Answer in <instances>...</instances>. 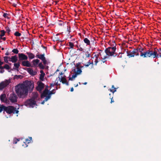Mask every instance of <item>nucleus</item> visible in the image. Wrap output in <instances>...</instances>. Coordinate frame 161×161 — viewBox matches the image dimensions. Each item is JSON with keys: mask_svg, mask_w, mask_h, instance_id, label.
Masks as SVG:
<instances>
[{"mask_svg": "<svg viewBox=\"0 0 161 161\" xmlns=\"http://www.w3.org/2000/svg\"><path fill=\"white\" fill-rule=\"evenodd\" d=\"M34 88V85L31 81H26L24 83L17 86L15 88V92L18 96L20 98H25L28 92H31Z\"/></svg>", "mask_w": 161, "mask_h": 161, "instance_id": "f257e3e1", "label": "nucleus"}, {"mask_svg": "<svg viewBox=\"0 0 161 161\" xmlns=\"http://www.w3.org/2000/svg\"><path fill=\"white\" fill-rule=\"evenodd\" d=\"M135 49L137 50V52H139L140 53V56L143 58L151 57L154 58L158 56L156 51H153L149 50L143 52L144 48L141 47H138Z\"/></svg>", "mask_w": 161, "mask_h": 161, "instance_id": "f03ea898", "label": "nucleus"}, {"mask_svg": "<svg viewBox=\"0 0 161 161\" xmlns=\"http://www.w3.org/2000/svg\"><path fill=\"white\" fill-rule=\"evenodd\" d=\"M2 111L4 114L6 112L9 114H17L19 112L16 108L13 106L9 105L6 106L3 104L0 105V113Z\"/></svg>", "mask_w": 161, "mask_h": 161, "instance_id": "7ed1b4c3", "label": "nucleus"}, {"mask_svg": "<svg viewBox=\"0 0 161 161\" xmlns=\"http://www.w3.org/2000/svg\"><path fill=\"white\" fill-rule=\"evenodd\" d=\"M110 45L111 47H108L105 50L106 55L108 56H113L114 57L117 55L119 56V55L115 53L116 48V44L114 41H113L111 43Z\"/></svg>", "mask_w": 161, "mask_h": 161, "instance_id": "20e7f679", "label": "nucleus"}, {"mask_svg": "<svg viewBox=\"0 0 161 161\" xmlns=\"http://www.w3.org/2000/svg\"><path fill=\"white\" fill-rule=\"evenodd\" d=\"M24 105L27 107L33 108L35 105H36V102L35 100H33L31 98L27 100L25 102Z\"/></svg>", "mask_w": 161, "mask_h": 161, "instance_id": "39448f33", "label": "nucleus"}, {"mask_svg": "<svg viewBox=\"0 0 161 161\" xmlns=\"http://www.w3.org/2000/svg\"><path fill=\"white\" fill-rule=\"evenodd\" d=\"M11 79L5 80L4 81L1 82L0 83V90H2L4 88L7 86L11 83Z\"/></svg>", "mask_w": 161, "mask_h": 161, "instance_id": "423d86ee", "label": "nucleus"}, {"mask_svg": "<svg viewBox=\"0 0 161 161\" xmlns=\"http://www.w3.org/2000/svg\"><path fill=\"white\" fill-rule=\"evenodd\" d=\"M17 97L14 93L10 94L9 97V99L10 102L12 103H15L17 102Z\"/></svg>", "mask_w": 161, "mask_h": 161, "instance_id": "0eeeda50", "label": "nucleus"}, {"mask_svg": "<svg viewBox=\"0 0 161 161\" xmlns=\"http://www.w3.org/2000/svg\"><path fill=\"white\" fill-rule=\"evenodd\" d=\"M44 56L45 54H37L36 55V57L41 60L43 62V64L45 65L47 64V61Z\"/></svg>", "mask_w": 161, "mask_h": 161, "instance_id": "6e6552de", "label": "nucleus"}, {"mask_svg": "<svg viewBox=\"0 0 161 161\" xmlns=\"http://www.w3.org/2000/svg\"><path fill=\"white\" fill-rule=\"evenodd\" d=\"M37 84L36 89L38 91L41 92L44 88V84L41 81H38Z\"/></svg>", "mask_w": 161, "mask_h": 161, "instance_id": "1a4fd4ad", "label": "nucleus"}, {"mask_svg": "<svg viewBox=\"0 0 161 161\" xmlns=\"http://www.w3.org/2000/svg\"><path fill=\"white\" fill-rule=\"evenodd\" d=\"M19 61L26 60L28 59V57L26 55L23 53H18Z\"/></svg>", "mask_w": 161, "mask_h": 161, "instance_id": "9d476101", "label": "nucleus"}, {"mask_svg": "<svg viewBox=\"0 0 161 161\" xmlns=\"http://www.w3.org/2000/svg\"><path fill=\"white\" fill-rule=\"evenodd\" d=\"M48 94L49 90L47 88H46L44 89L43 93L41 95V97L42 98H44V97H46V98L47 95H48Z\"/></svg>", "mask_w": 161, "mask_h": 161, "instance_id": "9b49d317", "label": "nucleus"}, {"mask_svg": "<svg viewBox=\"0 0 161 161\" xmlns=\"http://www.w3.org/2000/svg\"><path fill=\"white\" fill-rule=\"evenodd\" d=\"M27 71L31 75H35L37 74V72L36 71H34L31 68H27Z\"/></svg>", "mask_w": 161, "mask_h": 161, "instance_id": "f8f14e48", "label": "nucleus"}, {"mask_svg": "<svg viewBox=\"0 0 161 161\" xmlns=\"http://www.w3.org/2000/svg\"><path fill=\"white\" fill-rule=\"evenodd\" d=\"M22 65L24 66L30 67L31 66L30 62L28 61H23L21 63Z\"/></svg>", "mask_w": 161, "mask_h": 161, "instance_id": "ddd939ff", "label": "nucleus"}, {"mask_svg": "<svg viewBox=\"0 0 161 161\" xmlns=\"http://www.w3.org/2000/svg\"><path fill=\"white\" fill-rule=\"evenodd\" d=\"M125 50L126 52L127 56H128L129 58L134 57V55H133L132 51L130 50L129 51L128 50H126L125 49Z\"/></svg>", "mask_w": 161, "mask_h": 161, "instance_id": "4468645a", "label": "nucleus"}, {"mask_svg": "<svg viewBox=\"0 0 161 161\" xmlns=\"http://www.w3.org/2000/svg\"><path fill=\"white\" fill-rule=\"evenodd\" d=\"M18 60V58L16 55L12 56L11 57V60H9V62H12V63H15Z\"/></svg>", "mask_w": 161, "mask_h": 161, "instance_id": "2eb2a0df", "label": "nucleus"}, {"mask_svg": "<svg viewBox=\"0 0 161 161\" xmlns=\"http://www.w3.org/2000/svg\"><path fill=\"white\" fill-rule=\"evenodd\" d=\"M55 91V89H53L51 91H49V94L48 95H47V97L45 100H48L51 97V95L53 94H54L55 92H53V91Z\"/></svg>", "mask_w": 161, "mask_h": 161, "instance_id": "dca6fc26", "label": "nucleus"}, {"mask_svg": "<svg viewBox=\"0 0 161 161\" xmlns=\"http://www.w3.org/2000/svg\"><path fill=\"white\" fill-rule=\"evenodd\" d=\"M11 69V67L9 66V65H8V64H5L3 66L2 68V69H6L9 72H10V71H8V70L9 69Z\"/></svg>", "mask_w": 161, "mask_h": 161, "instance_id": "f3484780", "label": "nucleus"}, {"mask_svg": "<svg viewBox=\"0 0 161 161\" xmlns=\"http://www.w3.org/2000/svg\"><path fill=\"white\" fill-rule=\"evenodd\" d=\"M40 72L41 74L40 75L39 79L40 80L42 81L44 80V77L45 75V73L42 70H41Z\"/></svg>", "mask_w": 161, "mask_h": 161, "instance_id": "a211bd4d", "label": "nucleus"}, {"mask_svg": "<svg viewBox=\"0 0 161 161\" xmlns=\"http://www.w3.org/2000/svg\"><path fill=\"white\" fill-rule=\"evenodd\" d=\"M3 59L4 62L6 63H9V60H11V57L8 56H5L3 57Z\"/></svg>", "mask_w": 161, "mask_h": 161, "instance_id": "6ab92c4d", "label": "nucleus"}, {"mask_svg": "<svg viewBox=\"0 0 161 161\" xmlns=\"http://www.w3.org/2000/svg\"><path fill=\"white\" fill-rule=\"evenodd\" d=\"M40 60L38 59H36L33 60L32 61V62L33 63L34 66L36 67L37 66Z\"/></svg>", "mask_w": 161, "mask_h": 161, "instance_id": "aec40b11", "label": "nucleus"}, {"mask_svg": "<svg viewBox=\"0 0 161 161\" xmlns=\"http://www.w3.org/2000/svg\"><path fill=\"white\" fill-rule=\"evenodd\" d=\"M26 54L28 55L29 58L32 59L35 58V55L31 52H27Z\"/></svg>", "mask_w": 161, "mask_h": 161, "instance_id": "412c9836", "label": "nucleus"}, {"mask_svg": "<svg viewBox=\"0 0 161 161\" xmlns=\"http://www.w3.org/2000/svg\"><path fill=\"white\" fill-rule=\"evenodd\" d=\"M59 78V80H60V82H61L63 84H65L67 81L66 79L64 77H61V79L59 77H58Z\"/></svg>", "mask_w": 161, "mask_h": 161, "instance_id": "4be33fe9", "label": "nucleus"}, {"mask_svg": "<svg viewBox=\"0 0 161 161\" xmlns=\"http://www.w3.org/2000/svg\"><path fill=\"white\" fill-rule=\"evenodd\" d=\"M154 51H156L157 53V54L158 55V56L156 57V58L158 57H161V49L159 48L158 49H157V50H155V49H154Z\"/></svg>", "mask_w": 161, "mask_h": 161, "instance_id": "5701e85b", "label": "nucleus"}, {"mask_svg": "<svg viewBox=\"0 0 161 161\" xmlns=\"http://www.w3.org/2000/svg\"><path fill=\"white\" fill-rule=\"evenodd\" d=\"M38 96V94L37 93H33V96H32V98H31L33 100H35L36 99Z\"/></svg>", "mask_w": 161, "mask_h": 161, "instance_id": "b1692460", "label": "nucleus"}, {"mask_svg": "<svg viewBox=\"0 0 161 161\" xmlns=\"http://www.w3.org/2000/svg\"><path fill=\"white\" fill-rule=\"evenodd\" d=\"M83 41L86 44V45H90V42L89 40L87 38H86L84 39Z\"/></svg>", "mask_w": 161, "mask_h": 161, "instance_id": "393cba45", "label": "nucleus"}, {"mask_svg": "<svg viewBox=\"0 0 161 161\" xmlns=\"http://www.w3.org/2000/svg\"><path fill=\"white\" fill-rule=\"evenodd\" d=\"M6 96L5 94H2L0 95V98L2 102H5L4 99L5 98Z\"/></svg>", "mask_w": 161, "mask_h": 161, "instance_id": "a878e982", "label": "nucleus"}, {"mask_svg": "<svg viewBox=\"0 0 161 161\" xmlns=\"http://www.w3.org/2000/svg\"><path fill=\"white\" fill-rule=\"evenodd\" d=\"M133 55H134V57L135 56H138L139 55V53L137 52V50H136L135 48H134L133 50L132 51Z\"/></svg>", "mask_w": 161, "mask_h": 161, "instance_id": "bb28decb", "label": "nucleus"}, {"mask_svg": "<svg viewBox=\"0 0 161 161\" xmlns=\"http://www.w3.org/2000/svg\"><path fill=\"white\" fill-rule=\"evenodd\" d=\"M110 91L114 93L116 91V88L114 87V85H112L111 89H109Z\"/></svg>", "mask_w": 161, "mask_h": 161, "instance_id": "cd10ccee", "label": "nucleus"}, {"mask_svg": "<svg viewBox=\"0 0 161 161\" xmlns=\"http://www.w3.org/2000/svg\"><path fill=\"white\" fill-rule=\"evenodd\" d=\"M14 67H15V69L14 68V69H18L19 68L20 66V63L19 62L17 63H14Z\"/></svg>", "mask_w": 161, "mask_h": 161, "instance_id": "c85d7f7f", "label": "nucleus"}, {"mask_svg": "<svg viewBox=\"0 0 161 161\" xmlns=\"http://www.w3.org/2000/svg\"><path fill=\"white\" fill-rule=\"evenodd\" d=\"M75 73L77 74V75L80 74L82 72V70L80 68H77V70L76 71H75Z\"/></svg>", "mask_w": 161, "mask_h": 161, "instance_id": "c756f323", "label": "nucleus"}, {"mask_svg": "<svg viewBox=\"0 0 161 161\" xmlns=\"http://www.w3.org/2000/svg\"><path fill=\"white\" fill-rule=\"evenodd\" d=\"M31 139L32 137H29V139L27 138L26 139L25 142H24L25 143H29L30 142V141L31 140Z\"/></svg>", "mask_w": 161, "mask_h": 161, "instance_id": "7c9ffc66", "label": "nucleus"}, {"mask_svg": "<svg viewBox=\"0 0 161 161\" xmlns=\"http://www.w3.org/2000/svg\"><path fill=\"white\" fill-rule=\"evenodd\" d=\"M0 36L2 37L5 35V31L4 30H2L0 31Z\"/></svg>", "mask_w": 161, "mask_h": 161, "instance_id": "2f4dec72", "label": "nucleus"}, {"mask_svg": "<svg viewBox=\"0 0 161 161\" xmlns=\"http://www.w3.org/2000/svg\"><path fill=\"white\" fill-rule=\"evenodd\" d=\"M108 58V57H107V56H104L103 57H101V58L102 59V61L103 63H105L107 61L106 60V58Z\"/></svg>", "mask_w": 161, "mask_h": 161, "instance_id": "473e14b6", "label": "nucleus"}, {"mask_svg": "<svg viewBox=\"0 0 161 161\" xmlns=\"http://www.w3.org/2000/svg\"><path fill=\"white\" fill-rule=\"evenodd\" d=\"M81 46V45H80L79 46H77V47L79 51L84 52V49Z\"/></svg>", "mask_w": 161, "mask_h": 161, "instance_id": "72a5a7b5", "label": "nucleus"}, {"mask_svg": "<svg viewBox=\"0 0 161 161\" xmlns=\"http://www.w3.org/2000/svg\"><path fill=\"white\" fill-rule=\"evenodd\" d=\"M14 35L17 37H19L21 36V34L18 31H16L14 33Z\"/></svg>", "mask_w": 161, "mask_h": 161, "instance_id": "f704fd0d", "label": "nucleus"}, {"mask_svg": "<svg viewBox=\"0 0 161 161\" xmlns=\"http://www.w3.org/2000/svg\"><path fill=\"white\" fill-rule=\"evenodd\" d=\"M58 78H57L56 79V80H55V82H56V83L54 84H53V83L51 84V85H50L51 86V87L53 86L54 85H56V86L58 85Z\"/></svg>", "mask_w": 161, "mask_h": 161, "instance_id": "c9c22d12", "label": "nucleus"}, {"mask_svg": "<svg viewBox=\"0 0 161 161\" xmlns=\"http://www.w3.org/2000/svg\"><path fill=\"white\" fill-rule=\"evenodd\" d=\"M85 54L86 57L88 58L90 57V56L91 53H90L89 52L87 51L85 52Z\"/></svg>", "mask_w": 161, "mask_h": 161, "instance_id": "e433bc0d", "label": "nucleus"}, {"mask_svg": "<svg viewBox=\"0 0 161 161\" xmlns=\"http://www.w3.org/2000/svg\"><path fill=\"white\" fill-rule=\"evenodd\" d=\"M38 66L41 69H44V67L42 63H39V64H38Z\"/></svg>", "mask_w": 161, "mask_h": 161, "instance_id": "4c0bfd02", "label": "nucleus"}, {"mask_svg": "<svg viewBox=\"0 0 161 161\" xmlns=\"http://www.w3.org/2000/svg\"><path fill=\"white\" fill-rule=\"evenodd\" d=\"M12 52H13L14 53L16 54L18 53L19 51L17 48H15L12 50Z\"/></svg>", "mask_w": 161, "mask_h": 161, "instance_id": "58836bf2", "label": "nucleus"}, {"mask_svg": "<svg viewBox=\"0 0 161 161\" xmlns=\"http://www.w3.org/2000/svg\"><path fill=\"white\" fill-rule=\"evenodd\" d=\"M92 64V65L93 64V62H90V61H89L87 63V64H85L84 66L86 67H88L90 64Z\"/></svg>", "mask_w": 161, "mask_h": 161, "instance_id": "ea45409f", "label": "nucleus"}, {"mask_svg": "<svg viewBox=\"0 0 161 161\" xmlns=\"http://www.w3.org/2000/svg\"><path fill=\"white\" fill-rule=\"evenodd\" d=\"M5 29H6V32H7L8 35L9 34V32H10L11 30L10 29L9 27L8 26H7L5 27Z\"/></svg>", "mask_w": 161, "mask_h": 161, "instance_id": "a19ab883", "label": "nucleus"}, {"mask_svg": "<svg viewBox=\"0 0 161 161\" xmlns=\"http://www.w3.org/2000/svg\"><path fill=\"white\" fill-rule=\"evenodd\" d=\"M20 139H17V138H14V140L13 141V143L14 144H16L17 142L19 141Z\"/></svg>", "mask_w": 161, "mask_h": 161, "instance_id": "79ce46f5", "label": "nucleus"}, {"mask_svg": "<svg viewBox=\"0 0 161 161\" xmlns=\"http://www.w3.org/2000/svg\"><path fill=\"white\" fill-rule=\"evenodd\" d=\"M69 46L70 47V48H73L74 46V45L73 43L69 42Z\"/></svg>", "mask_w": 161, "mask_h": 161, "instance_id": "37998d69", "label": "nucleus"}, {"mask_svg": "<svg viewBox=\"0 0 161 161\" xmlns=\"http://www.w3.org/2000/svg\"><path fill=\"white\" fill-rule=\"evenodd\" d=\"M21 76V75H15L14 77V79H18L19 78H20Z\"/></svg>", "mask_w": 161, "mask_h": 161, "instance_id": "c03bdc74", "label": "nucleus"}, {"mask_svg": "<svg viewBox=\"0 0 161 161\" xmlns=\"http://www.w3.org/2000/svg\"><path fill=\"white\" fill-rule=\"evenodd\" d=\"M4 63L3 62H2L1 61V59H0V69H2V65Z\"/></svg>", "mask_w": 161, "mask_h": 161, "instance_id": "a18cd8bd", "label": "nucleus"}, {"mask_svg": "<svg viewBox=\"0 0 161 161\" xmlns=\"http://www.w3.org/2000/svg\"><path fill=\"white\" fill-rule=\"evenodd\" d=\"M100 55H101L100 53H99L97 54H95L94 57H95L96 59H98V57Z\"/></svg>", "mask_w": 161, "mask_h": 161, "instance_id": "49530a36", "label": "nucleus"}, {"mask_svg": "<svg viewBox=\"0 0 161 161\" xmlns=\"http://www.w3.org/2000/svg\"><path fill=\"white\" fill-rule=\"evenodd\" d=\"M98 62V59H95V61H94V64L95 65H97V63Z\"/></svg>", "mask_w": 161, "mask_h": 161, "instance_id": "de8ad7c7", "label": "nucleus"}, {"mask_svg": "<svg viewBox=\"0 0 161 161\" xmlns=\"http://www.w3.org/2000/svg\"><path fill=\"white\" fill-rule=\"evenodd\" d=\"M8 14H7V13H4L3 14V16L5 18H8L7 17V15H8Z\"/></svg>", "mask_w": 161, "mask_h": 161, "instance_id": "09e8293b", "label": "nucleus"}, {"mask_svg": "<svg viewBox=\"0 0 161 161\" xmlns=\"http://www.w3.org/2000/svg\"><path fill=\"white\" fill-rule=\"evenodd\" d=\"M80 63H77L75 66L77 67V68H79V66H80Z\"/></svg>", "mask_w": 161, "mask_h": 161, "instance_id": "8fccbe9b", "label": "nucleus"}, {"mask_svg": "<svg viewBox=\"0 0 161 161\" xmlns=\"http://www.w3.org/2000/svg\"><path fill=\"white\" fill-rule=\"evenodd\" d=\"M77 76V74H76L75 73V74H74V75H72V77L73 78H75Z\"/></svg>", "mask_w": 161, "mask_h": 161, "instance_id": "3c124183", "label": "nucleus"}, {"mask_svg": "<svg viewBox=\"0 0 161 161\" xmlns=\"http://www.w3.org/2000/svg\"><path fill=\"white\" fill-rule=\"evenodd\" d=\"M10 54V53H9L8 51H7L6 53H5V55H6V56H8Z\"/></svg>", "mask_w": 161, "mask_h": 161, "instance_id": "603ef678", "label": "nucleus"}, {"mask_svg": "<svg viewBox=\"0 0 161 161\" xmlns=\"http://www.w3.org/2000/svg\"><path fill=\"white\" fill-rule=\"evenodd\" d=\"M61 22L58 24V25L60 26H62L64 25V23L62 21H60Z\"/></svg>", "mask_w": 161, "mask_h": 161, "instance_id": "864d4df0", "label": "nucleus"}, {"mask_svg": "<svg viewBox=\"0 0 161 161\" xmlns=\"http://www.w3.org/2000/svg\"><path fill=\"white\" fill-rule=\"evenodd\" d=\"M0 73H3L4 72V70L3 69H0Z\"/></svg>", "mask_w": 161, "mask_h": 161, "instance_id": "5fc2aeb1", "label": "nucleus"}, {"mask_svg": "<svg viewBox=\"0 0 161 161\" xmlns=\"http://www.w3.org/2000/svg\"><path fill=\"white\" fill-rule=\"evenodd\" d=\"M46 99V98H45L44 100V101H42V102L41 103H42V104H44L45 102H46V101H47V100H46V101H45V100Z\"/></svg>", "mask_w": 161, "mask_h": 161, "instance_id": "6e6d98bb", "label": "nucleus"}, {"mask_svg": "<svg viewBox=\"0 0 161 161\" xmlns=\"http://www.w3.org/2000/svg\"><path fill=\"white\" fill-rule=\"evenodd\" d=\"M1 39H2L3 41H5L6 38V37H3V38H2V37H1Z\"/></svg>", "mask_w": 161, "mask_h": 161, "instance_id": "4d7b16f0", "label": "nucleus"}, {"mask_svg": "<svg viewBox=\"0 0 161 161\" xmlns=\"http://www.w3.org/2000/svg\"><path fill=\"white\" fill-rule=\"evenodd\" d=\"M73 78L71 77L69 78V80H73Z\"/></svg>", "mask_w": 161, "mask_h": 161, "instance_id": "13d9d810", "label": "nucleus"}, {"mask_svg": "<svg viewBox=\"0 0 161 161\" xmlns=\"http://www.w3.org/2000/svg\"><path fill=\"white\" fill-rule=\"evenodd\" d=\"M74 91V88L73 87H71L70 89V91L72 92Z\"/></svg>", "mask_w": 161, "mask_h": 161, "instance_id": "bf43d9fd", "label": "nucleus"}, {"mask_svg": "<svg viewBox=\"0 0 161 161\" xmlns=\"http://www.w3.org/2000/svg\"><path fill=\"white\" fill-rule=\"evenodd\" d=\"M112 98H111V103H113L114 102V101L112 100Z\"/></svg>", "mask_w": 161, "mask_h": 161, "instance_id": "052dcab7", "label": "nucleus"}, {"mask_svg": "<svg viewBox=\"0 0 161 161\" xmlns=\"http://www.w3.org/2000/svg\"><path fill=\"white\" fill-rule=\"evenodd\" d=\"M65 84H66L67 86L69 85V83L68 82H67V81H66V83H65Z\"/></svg>", "mask_w": 161, "mask_h": 161, "instance_id": "680f3d73", "label": "nucleus"}, {"mask_svg": "<svg viewBox=\"0 0 161 161\" xmlns=\"http://www.w3.org/2000/svg\"><path fill=\"white\" fill-rule=\"evenodd\" d=\"M59 69H58L56 71V72L54 73V74H55V73H56L57 72H58V71H59Z\"/></svg>", "mask_w": 161, "mask_h": 161, "instance_id": "e2e57ef3", "label": "nucleus"}, {"mask_svg": "<svg viewBox=\"0 0 161 161\" xmlns=\"http://www.w3.org/2000/svg\"><path fill=\"white\" fill-rule=\"evenodd\" d=\"M63 73H62V72H61V73H59L60 76V75H61L62 76V75H63Z\"/></svg>", "mask_w": 161, "mask_h": 161, "instance_id": "0e129e2a", "label": "nucleus"}, {"mask_svg": "<svg viewBox=\"0 0 161 161\" xmlns=\"http://www.w3.org/2000/svg\"><path fill=\"white\" fill-rule=\"evenodd\" d=\"M74 86H75V87H77V86H78V84H76V85H75H75H74Z\"/></svg>", "mask_w": 161, "mask_h": 161, "instance_id": "69168bd1", "label": "nucleus"}, {"mask_svg": "<svg viewBox=\"0 0 161 161\" xmlns=\"http://www.w3.org/2000/svg\"><path fill=\"white\" fill-rule=\"evenodd\" d=\"M87 84V82H85L84 83H83V84L84 85H86Z\"/></svg>", "mask_w": 161, "mask_h": 161, "instance_id": "338daca9", "label": "nucleus"}, {"mask_svg": "<svg viewBox=\"0 0 161 161\" xmlns=\"http://www.w3.org/2000/svg\"><path fill=\"white\" fill-rule=\"evenodd\" d=\"M8 64V63H7ZM8 65H11V63H8Z\"/></svg>", "mask_w": 161, "mask_h": 161, "instance_id": "774afa93", "label": "nucleus"}]
</instances>
